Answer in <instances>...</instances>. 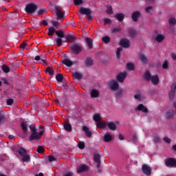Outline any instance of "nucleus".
I'll return each instance as SVG.
<instances>
[{"label":"nucleus","mask_w":176,"mask_h":176,"mask_svg":"<svg viewBox=\"0 0 176 176\" xmlns=\"http://www.w3.org/2000/svg\"><path fill=\"white\" fill-rule=\"evenodd\" d=\"M106 13L107 14H113V10H112V6H109L107 7Z\"/></svg>","instance_id":"de8ad7c7"},{"label":"nucleus","mask_w":176,"mask_h":176,"mask_svg":"<svg viewBox=\"0 0 176 176\" xmlns=\"http://www.w3.org/2000/svg\"><path fill=\"white\" fill-rule=\"evenodd\" d=\"M123 89H119L117 92L115 93L114 96L116 100H121L122 97H123V93H124Z\"/></svg>","instance_id":"a211bd4d"},{"label":"nucleus","mask_w":176,"mask_h":176,"mask_svg":"<svg viewBox=\"0 0 176 176\" xmlns=\"http://www.w3.org/2000/svg\"><path fill=\"white\" fill-rule=\"evenodd\" d=\"M174 96H175V91L171 88L170 91H169V98L170 100L174 99Z\"/></svg>","instance_id":"09e8293b"},{"label":"nucleus","mask_w":176,"mask_h":176,"mask_svg":"<svg viewBox=\"0 0 176 176\" xmlns=\"http://www.w3.org/2000/svg\"><path fill=\"white\" fill-rule=\"evenodd\" d=\"M146 13H151V12H153V7L150 6L145 8Z\"/></svg>","instance_id":"3c124183"},{"label":"nucleus","mask_w":176,"mask_h":176,"mask_svg":"<svg viewBox=\"0 0 176 176\" xmlns=\"http://www.w3.org/2000/svg\"><path fill=\"white\" fill-rule=\"evenodd\" d=\"M120 46H122V47H124L125 49H128V47H130V41L127 38H122L120 41Z\"/></svg>","instance_id":"6e6552de"},{"label":"nucleus","mask_w":176,"mask_h":176,"mask_svg":"<svg viewBox=\"0 0 176 176\" xmlns=\"http://www.w3.org/2000/svg\"><path fill=\"white\" fill-rule=\"evenodd\" d=\"M85 64L86 67H91L94 64V60L91 57H87L85 61Z\"/></svg>","instance_id":"6ab92c4d"},{"label":"nucleus","mask_w":176,"mask_h":176,"mask_svg":"<svg viewBox=\"0 0 176 176\" xmlns=\"http://www.w3.org/2000/svg\"><path fill=\"white\" fill-rule=\"evenodd\" d=\"M121 30L119 28H114L112 29L111 32L113 34H116L117 32H120Z\"/></svg>","instance_id":"13d9d810"},{"label":"nucleus","mask_w":176,"mask_h":176,"mask_svg":"<svg viewBox=\"0 0 176 176\" xmlns=\"http://www.w3.org/2000/svg\"><path fill=\"white\" fill-rule=\"evenodd\" d=\"M138 34V33L137 32L135 29L131 28L128 30V35L129 36H130V38H134L137 36Z\"/></svg>","instance_id":"f8f14e48"},{"label":"nucleus","mask_w":176,"mask_h":176,"mask_svg":"<svg viewBox=\"0 0 176 176\" xmlns=\"http://www.w3.org/2000/svg\"><path fill=\"white\" fill-rule=\"evenodd\" d=\"M79 12L81 14H85V16H90L91 14V10L90 8L81 7L79 10Z\"/></svg>","instance_id":"9d476101"},{"label":"nucleus","mask_w":176,"mask_h":176,"mask_svg":"<svg viewBox=\"0 0 176 176\" xmlns=\"http://www.w3.org/2000/svg\"><path fill=\"white\" fill-rule=\"evenodd\" d=\"M64 129L66 131L71 132L72 131V125L68 121H65L64 123Z\"/></svg>","instance_id":"aec40b11"},{"label":"nucleus","mask_w":176,"mask_h":176,"mask_svg":"<svg viewBox=\"0 0 176 176\" xmlns=\"http://www.w3.org/2000/svg\"><path fill=\"white\" fill-rule=\"evenodd\" d=\"M140 17H141V12L140 11H135L131 14V19L135 23L138 21V19H140Z\"/></svg>","instance_id":"1a4fd4ad"},{"label":"nucleus","mask_w":176,"mask_h":176,"mask_svg":"<svg viewBox=\"0 0 176 176\" xmlns=\"http://www.w3.org/2000/svg\"><path fill=\"white\" fill-rule=\"evenodd\" d=\"M54 32H56V29L53 26H51L48 29V36H53L54 35Z\"/></svg>","instance_id":"c9c22d12"},{"label":"nucleus","mask_w":176,"mask_h":176,"mask_svg":"<svg viewBox=\"0 0 176 176\" xmlns=\"http://www.w3.org/2000/svg\"><path fill=\"white\" fill-rule=\"evenodd\" d=\"M48 160H49V162H56L57 160L54 156L49 155L48 156Z\"/></svg>","instance_id":"680f3d73"},{"label":"nucleus","mask_w":176,"mask_h":176,"mask_svg":"<svg viewBox=\"0 0 176 176\" xmlns=\"http://www.w3.org/2000/svg\"><path fill=\"white\" fill-rule=\"evenodd\" d=\"M82 131H85V135L88 138H90L91 137V135H93L91 131H90V129H89V127H87V126H82Z\"/></svg>","instance_id":"2eb2a0df"},{"label":"nucleus","mask_w":176,"mask_h":176,"mask_svg":"<svg viewBox=\"0 0 176 176\" xmlns=\"http://www.w3.org/2000/svg\"><path fill=\"white\" fill-rule=\"evenodd\" d=\"M21 127L25 134H27L28 133V128L27 127V124H25V122H22L21 124Z\"/></svg>","instance_id":"72a5a7b5"},{"label":"nucleus","mask_w":176,"mask_h":176,"mask_svg":"<svg viewBox=\"0 0 176 176\" xmlns=\"http://www.w3.org/2000/svg\"><path fill=\"white\" fill-rule=\"evenodd\" d=\"M85 41L87 42V45L89 49L91 50V48L93 47V39H91V38L87 37L85 38Z\"/></svg>","instance_id":"cd10ccee"},{"label":"nucleus","mask_w":176,"mask_h":176,"mask_svg":"<svg viewBox=\"0 0 176 176\" xmlns=\"http://www.w3.org/2000/svg\"><path fill=\"white\" fill-rule=\"evenodd\" d=\"M89 166L86 164H81L77 169V173H85V171H88Z\"/></svg>","instance_id":"9b49d317"},{"label":"nucleus","mask_w":176,"mask_h":176,"mask_svg":"<svg viewBox=\"0 0 176 176\" xmlns=\"http://www.w3.org/2000/svg\"><path fill=\"white\" fill-rule=\"evenodd\" d=\"M109 86L112 91H118L119 90V83L116 80H111L109 83Z\"/></svg>","instance_id":"39448f33"},{"label":"nucleus","mask_w":176,"mask_h":176,"mask_svg":"<svg viewBox=\"0 0 176 176\" xmlns=\"http://www.w3.org/2000/svg\"><path fill=\"white\" fill-rule=\"evenodd\" d=\"M93 120H94V122H96L97 123H98V122H100L101 120V116H99V114L96 113L93 116Z\"/></svg>","instance_id":"c03bdc74"},{"label":"nucleus","mask_w":176,"mask_h":176,"mask_svg":"<svg viewBox=\"0 0 176 176\" xmlns=\"http://www.w3.org/2000/svg\"><path fill=\"white\" fill-rule=\"evenodd\" d=\"M116 19L118 20L120 23L124 20V14L123 13H118L115 16Z\"/></svg>","instance_id":"bb28decb"},{"label":"nucleus","mask_w":176,"mask_h":176,"mask_svg":"<svg viewBox=\"0 0 176 176\" xmlns=\"http://www.w3.org/2000/svg\"><path fill=\"white\" fill-rule=\"evenodd\" d=\"M151 78H152V76L151 75V73L148 71L144 73L145 80H151Z\"/></svg>","instance_id":"79ce46f5"},{"label":"nucleus","mask_w":176,"mask_h":176,"mask_svg":"<svg viewBox=\"0 0 176 176\" xmlns=\"http://www.w3.org/2000/svg\"><path fill=\"white\" fill-rule=\"evenodd\" d=\"M153 142H160V138H159V136H154Z\"/></svg>","instance_id":"69168bd1"},{"label":"nucleus","mask_w":176,"mask_h":176,"mask_svg":"<svg viewBox=\"0 0 176 176\" xmlns=\"http://www.w3.org/2000/svg\"><path fill=\"white\" fill-rule=\"evenodd\" d=\"M78 146L79 149H85V142H80L78 143Z\"/></svg>","instance_id":"bf43d9fd"},{"label":"nucleus","mask_w":176,"mask_h":176,"mask_svg":"<svg viewBox=\"0 0 176 176\" xmlns=\"http://www.w3.org/2000/svg\"><path fill=\"white\" fill-rule=\"evenodd\" d=\"M142 170L145 175H151L152 174V168L149 165L144 164L142 166Z\"/></svg>","instance_id":"423d86ee"},{"label":"nucleus","mask_w":176,"mask_h":176,"mask_svg":"<svg viewBox=\"0 0 176 176\" xmlns=\"http://www.w3.org/2000/svg\"><path fill=\"white\" fill-rule=\"evenodd\" d=\"M38 153H43L45 152V148L42 146H38L37 148Z\"/></svg>","instance_id":"8fccbe9b"},{"label":"nucleus","mask_w":176,"mask_h":176,"mask_svg":"<svg viewBox=\"0 0 176 176\" xmlns=\"http://www.w3.org/2000/svg\"><path fill=\"white\" fill-rule=\"evenodd\" d=\"M126 67V69H128L129 71H134V69H135V66L133 63H127Z\"/></svg>","instance_id":"c756f323"},{"label":"nucleus","mask_w":176,"mask_h":176,"mask_svg":"<svg viewBox=\"0 0 176 176\" xmlns=\"http://www.w3.org/2000/svg\"><path fill=\"white\" fill-rule=\"evenodd\" d=\"M73 77L74 79H77V80H80V79H82V75L78 72H76L73 74Z\"/></svg>","instance_id":"e433bc0d"},{"label":"nucleus","mask_w":176,"mask_h":176,"mask_svg":"<svg viewBox=\"0 0 176 176\" xmlns=\"http://www.w3.org/2000/svg\"><path fill=\"white\" fill-rule=\"evenodd\" d=\"M165 38L166 37L163 34H157L155 37V41H156V42H157L158 43H162V42L164 41Z\"/></svg>","instance_id":"4be33fe9"},{"label":"nucleus","mask_w":176,"mask_h":176,"mask_svg":"<svg viewBox=\"0 0 176 176\" xmlns=\"http://www.w3.org/2000/svg\"><path fill=\"white\" fill-rule=\"evenodd\" d=\"M40 129H41V131L40 132H38V129H36V126L35 125H30V129L32 131L31 135L29 137V141H34L36 140H40L41 137L43 135V133H45V130H43V126H40Z\"/></svg>","instance_id":"f257e3e1"},{"label":"nucleus","mask_w":176,"mask_h":176,"mask_svg":"<svg viewBox=\"0 0 176 176\" xmlns=\"http://www.w3.org/2000/svg\"><path fill=\"white\" fill-rule=\"evenodd\" d=\"M126 78H127V73L126 72H121L116 76V80L118 82H120V83H123Z\"/></svg>","instance_id":"0eeeda50"},{"label":"nucleus","mask_w":176,"mask_h":176,"mask_svg":"<svg viewBox=\"0 0 176 176\" xmlns=\"http://www.w3.org/2000/svg\"><path fill=\"white\" fill-rule=\"evenodd\" d=\"M104 142H111L112 141V135L109 133H107L104 136Z\"/></svg>","instance_id":"c85d7f7f"},{"label":"nucleus","mask_w":176,"mask_h":176,"mask_svg":"<svg viewBox=\"0 0 176 176\" xmlns=\"http://www.w3.org/2000/svg\"><path fill=\"white\" fill-rule=\"evenodd\" d=\"M168 24L170 27H173V25H176V19L175 17H170L168 19Z\"/></svg>","instance_id":"2f4dec72"},{"label":"nucleus","mask_w":176,"mask_h":176,"mask_svg":"<svg viewBox=\"0 0 176 176\" xmlns=\"http://www.w3.org/2000/svg\"><path fill=\"white\" fill-rule=\"evenodd\" d=\"M1 69L5 72V74H9V72H10V67L6 65H3L1 66Z\"/></svg>","instance_id":"f704fd0d"},{"label":"nucleus","mask_w":176,"mask_h":176,"mask_svg":"<svg viewBox=\"0 0 176 176\" xmlns=\"http://www.w3.org/2000/svg\"><path fill=\"white\" fill-rule=\"evenodd\" d=\"M102 41L104 43H109V42H111V37H109V36H105L102 38Z\"/></svg>","instance_id":"37998d69"},{"label":"nucleus","mask_w":176,"mask_h":176,"mask_svg":"<svg viewBox=\"0 0 176 176\" xmlns=\"http://www.w3.org/2000/svg\"><path fill=\"white\" fill-rule=\"evenodd\" d=\"M56 43L57 45V46L60 47L63 45V39H61V38H58L56 39Z\"/></svg>","instance_id":"603ef678"},{"label":"nucleus","mask_w":176,"mask_h":176,"mask_svg":"<svg viewBox=\"0 0 176 176\" xmlns=\"http://www.w3.org/2000/svg\"><path fill=\"white\" fill-rule=\"evenodd\" d=\"M107 126L109 127V130H111V131H116V129H118V126H116V124L114 122H108Z\"/></svg>","instance_id":"dca6fc26"},{"label":"nucleus","mask_w":176,"mask_h":176,"mask_svg":"<svg viewBox=\"0 0 176 176\" xmlns=\"http://www.w3.org/2000/svg\"><path fill=\"white\" fill-rule=\"evenodd\" d=\"M62 63L64 65H66V67H72L74 65V62H72L69 58H65L62 60Z\"/></svg>","instance_id":"f3484780"},{"label":"nucleus","mask_w":176,"mask_h":176,"mask_svg":"<svg viewBox=\"0 0 176 176\" xmlns=\"http://www.w3.org/2000/svg\"><path fill=\"white\" fill-rule=\"evenodd\" d=\"M41 25L46 26L47 25V21L46 20H42L41 22Z\"/></svg>","instance_id":"338daca9"},{"label":"nucleus","mask_w":176,"mask_h":176,"mask_svg":"<svg viewBox=\"0 0 176 176\" xmlns=\"http://www.w3.org/2000/svg\"><path fill=\"white\" fill-rule=\"evenodd\" d=\"M134 98L135 100H137L138 101H141L142 99V96H141V94H138L134 96Z\"/></svg>","instance_id":"6e6d98bb"},{"label":"nucleus","mask_w":176,"mask_h":176,"mask_svg":"<svg viewBox=\"0 0 176 176\" xmlns=\"http://www.w3.org/2000/svg\"><path fill=\"white\" fill-rule=\"evenodd\" d=\"M28 43V41H23L20 45V49H25Z\"/></svg>","instance_id":"4d7b16f0"},{"label":"nucleus","mask_w":176,"mask_h":176,"mask_svg":"<svg viewBox=\"0 0 176 176\" xmlns=\"http://www.w3.org/2000/svg\"><path fill=\"white\" fill-rule=\"evenodd\" d=\"M97 127H98L99 129H106L107 127V124H105V122H102V121H99L97 124H96Z\"/></svg>","instance_id":"473e14b6"},{"label":"nucleus","mask_w":176,"mask_h":176,"mask_svg":"<svg viewBox=\"0 0 176 176\" xmlns=\"http://www.w3.org/2000/svg\"><path fill=\"white\" fill-rule=\"evenodd\" d=\"M162 68L164 69H168L170 67H168V60L167 59L164 60L162 64Z\"/></svg>","instance_id":"49530a36"},{"label":"nucleus","mask_w":176,"mask_h":176,"mask_svg":"<svg viewBox=\"0 0 176 176\" xmlns=\"http://www.w3.org/2000/svg\"><path fill=\"white\" fill-rule=\"evenodd\" d=\"M122 50H123V48H122V47L117 48L116 55H117L118 58H120V52H122Z\"/></svg>","instance_id":"5fc2aeb1"},{"label":"nucleus","mask_w":176,"mask_h":176,"mask_svg":"<svg viewBox=\"0 0 176 176\" xmlns=\"http://www.w3.org/2000/svg\"><path fill=\"white\" fill-rule=\"evenodd\" d=\"M65 39L66 41H67L68 42H71V41H74V39H76V36H74V35H71V34H67L65 36Z\"/></svg>","instance_id":"a19ab883"},{"label":"nucleus","mask_w":176,"mask_h":176,"mask_svg":"<svg viewBox=\"0 0 176 176\" xmlns=\"http://www.w3.org/2000/svg\"><path fill=\"white\" fill-rule=\"evenodd\" d=\"M70 49L74 54H80L82 52V49H83V47L78 43H73L70 46Z\"/></svg>","instance_id":"7ed1b4c3"},{"label":"nucleus","mask_w":176,"mask_h":176,"mask_svg":"<svg viewBox=\"0 0 176 176\" xmlns=\"http://www.w3.org/2000/svg\"><path fill=\"white\" fill-rule=\"evenodd\" d=\"M56 16H57V20H61L62 19H64V14L61 10L58 9V7L55 8Z\"/></svg>","instance_id":"4468645a"},{"label":"nucleus","mask_w":176,"mask_h":176,"mask_svg":"<svg viewBox=\"0 0 176 176\" xmlns=\"http://www.w3.org/2000/svg\"><path fill=\"white\" fill-rule=\"evenodd\" d=\"M139 58L142 63H144V64H148V56H146V55L141 54L139 56Z\"/></svg>","instance_id":"5701e85b"},{"label":"nucleus","mask_w":176,"mask_h":176,"mask_svg":"<svg viewBox=\"0 0 176 176\" xmlns=\"http://www.w3.org/2000/svg\"><path fill=\"white\" fill-rule=\"evenodd\" d=\"M94 160L96 163L101 162V156L100 154H95L94 156Z\"/></svg>","instance_id":"a18cd8bd"},{"label":"nucleus","mask_w":176,"mask_h":176,"mask_svg":"<svg viewBox=\"0 0 176 176\" xmlns=\"http://www.w3.org/2000/svg\"><path fill=\"white\" fill-rule=\"evenodd\" d=\"M64 176H74V173L72 172H69L67 174L64 175Z\"/></svg>","instance_id":"774afa93"},{"label":"nucleus","mask_w":176,"mask_h":176,"mask_svg":"<svg viewBox=\"0 0 176 176\" xmlns=\"http://www.w3.org/2000/svg\"><path fill=\"white\" fill-rule=\"evenodd\" d=\"M163 141H164V142H166V144H171V139L168 138V137H164L163 138Z\"/></svg>","instance_id":"052dcab7"},{"label":"nucleus","mask_w":176,"mask_h":176,"mask_svg":"<svg viewBox=\"0 0 176 176\" xmlns=\"http://www.w3.org/2000/svg\"><path fill=\"white\" fill-rule=\"evenodd\" d=\"M55 32H56V35L58 38H65V36L64 35V32L63 30H57Z\"/></svg>","instance_id":"4c0bfd02"},{"label":"nucleus","mask_w":176,"mask_h":176,"mask_svg":"<svg viewBox=\"0 0 176 176\" xmlns=\"http://www.w3.org/2000/svg\"><path fill=\"white\" fill-rule=\"evenodd\" d=\"M176 111L174 110H169L166 113V119H170L173 118L174 115H175Z\"/></svg>","instance_id":"a878e982"},{"label":"nucleus","mask_w":176,"mask_h":176,"mask_svg":"<svg viewBox=\"0 0 176 176\" xmlns=\"http://www.w3.org/2000/svg\"><path fill=\"white\" fill-rule=\"evenodd\" d=\"M36 9H38V6H36V5H35L32 3H30L25 6V10L26 13L31 14L35 12Z\"/></svg>","instance_id":"20e7f679"},{"label":"nucleus","mask_w":176,"mask_h":176,"mask_svg":"<svg viewBox=\"0 0 176 176\" xmlns=\"http://www.w3.org/2000/svg\"><path fill=\"white\" fill-rule=\"evenodd\" d=\"M22 157V162L23 163H28L31 160V157L28 154L23 155Z\"/></svg>","instance_id":"7c9ffc66"},{"label":"nucleus","mask_w":176,"mask_h":176,"mask_svg":"<svg viewBox=\"0 0 176 176\" xmlns=\"http://www.w3.org/2000/svg\"><path fill=\"white\" fill-rule=\"evenodd\" d=\"M45 72L49 75H54V70H53L50 67H47Z\"/></svg>","instance_id":"ea45409f"},{"label":"nucleus","mask_w":176,"mask_h":176,"mask_svg":"<svg viewBox=\"0 0 176 176\" xmlns=\"http://www.w3.org/2000/svg\"><path fill=\"white\" fill-rule=\"evenodd\" d=\"M14 100L12 98L8 99L7 100V105H12L14 102Z\"/></svg>","instance_id":"0e129e2a"},{"label":"nucleus","mask_w":176,"mask_h":176,"mask_svg":"<svg viewBox=\"0 0 176 176\" xmlns=\"http://www.w3.org/2000/svg\"><path fill=\"white\" fill-rule=\"evenodd\" d=\"M104 25H106V24H111V23L112 22L111 19H109V18L104 19Z\"/></svg>","instance_id":"e2e57ef3"},{"label":"nucleus","mask_w":176,"mask_h":176,"mask_svg":"<svg viewBox=\"0 0 176 176\" xmlns=\"http://www.w3.org/2000/svg\"><path fill=\"white\" fill-rule=\"evenodd\" d=\"M74 3L76 6L82 5V3H83V0H74Z\"/></svg>","instance_id":"864d4df0"},{"label":"nucleus","mask_w":176,"mask_h":176,"mask_svg":"<svg viewBox=\"0 0 176 176\" xmlns=\"http://www.w3.org/2000/svg\"><path fill=\"white\" fill-rule=\"evenodd\" d=\"M56 79L57 82H58V83H61V82H63V80H64V76H63V74H58L56 75Z\"/></svg>","instance_id":"58836bf2"},{"label":"nucleus","mask_w":176,"mask_h":176,"mask_svg":"<svg viewBox=\"0 0 176 176\" xmlns=\"http://www.w3.org/2000/svg\"><path fill=\"white\" fill-rule=\"evenodd\" d=\"M138 111H140L142 112H144V113H148L149 112V110H148V108H146L145 106H144L143 104H140L137 107Z\"/></svg>","instance_id":"ddd939ff"},{"label":"nucleus","mask_w":176,"mask_h":176,"mask_svg":"<svg viewBox=\"0 0 176 176\" xmlns=\"http://www.w3.org/2000/svg\"><path fill=\"white\" fill-rule=\"evenodd\" d=\"M164 164L166 167H170L172 168H176V159L174 157H168L164 160Z\"/></svg>","instance_id":"f03ea898"},{"label":"nucleus","mask_w":176,"mask_h":176,"mask_svg":"<svg viewBox=\"0 0 176 176\" xmlns=\"http://www.w3.org/2000/svg\"><path fill=\"white\" fill-rule=\"evenodd\" d=\"M19 155H20V156H25V155H27L28 152L27 150H25V148H24L23 147H20L19 148V150L17 151Z\"/></svg>","instance_id":"393cba45"},{"label":"nucleus","mask_w":176,"mask_h":176,"mask_svg":"<svg viewBox=\"0 0 176 176\" xmlns=\"http://www.w3.org/2000/svg\"><path fill=\"white\" fill-rule=\"evenodd\" d=\"M151 80L153 85H157L159 83V76L155 75L151 76Z\"/></svg>","instance_id":"b1692460"},{"label":"nucleus","mask_w":176,"mask_h":176,"mask_svg":"<svg viewBox=\"0 0 176 176\" xmlns=\"http://www.w3.org/2000/svg\"><path fill=\"white\" fill-rule=\"evenodd\" d=\"M90 94L91 98H97V97H100V91L97 89H92Z\"/></svg>","instance_id":"412c9836"}]
</instances>
